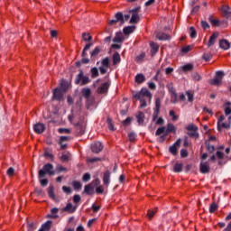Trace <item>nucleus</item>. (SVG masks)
Instances as JSON below:
<instances>
[{
  "label": "nucleus",
  "mask_w": 231,
  "mask_h": 231,
  "mask_svg": "<svg viewBox=\"0 0 231 231\" xmlns=\"http://www.w3.org/2000/svg\"><path fill=\"white\" fill-rule=\"evenodd\" d=\"M53 169H54L53 164L49 162L44 164L43 168L39 171L38 178L42 187H46L48 185V182H49L48 179H44L47 174L49 176H53L55 174Z\"/></svg>",
  "instance_id": "1"
},
{
  "label": "nucleus",
  "mask_w": 231,
  "mask_h": 231,
  "mask_svg": "<svg viewBox=\"0 0 231 231\" xmlns=\"http://www.w3.org/2000/svg\"><path fill=\"white\" fill-rule=\"evenodd\" d=\"M132 97H134V98H135V99L139 100V102H141V106H140L141 108L147 107V101H146L145 97L150 99V101L152 98V95L151 91L146 88H141V91L132 92Z\"/></svg>",
  "instance_id": "2"
},
{
  "label": "nucleus",
  "mask_w": 231,
  "mask_h": 231,
  "mask_svg": "<svg viewBox=\"0 0 231 231\" xmlns=\"http://www.w3.org/2000/svg\"><path fill=\"white\" fill-rule=\"evenodd\" d=\"M226 77L225 71L217 70L213 79L210 80V85L220 87L223 84V79Z\"/></svg>",
  "instance_id": "3"
},
{
  "label": "nucleus",
  "mask_w": 231,
  "mask_h": 231,
  "mask_svg": "<svg viewBox=\"0 0 231 231\" xmlns=\"http://www.w3.org/2000/svg\"><path fill=\"white\" fill-rule=\"evenodd\" d=\"M130 16H131V15H130L129 14H125V16H124V14H123L121 12H119V13H117V14H116V19L111 20L110 23H109V24H110V25H114V24H116L117 22H120L121 24H124V23H125V21H128V20H129Z\"/></svg>",
  "instance_id": "4"
},
{
  "label": "nucleus",
  "mask_w": 231,
  "mask_h": 231,
  "mask_svg": "<svg viewBox=\"0 0 231 231\" xmlns=\"http://www.w3.org/2000/svg\"><path fill=\"white\" fill-rule=\"evenodd\" d=\"M81 82V86H86L90 82V79L88 76H84L83 70H79V74L77 76L75 79V84L79 85Z\"/></svg>",
  "instance_id": "5"
},
{
  "label": "nucleus",
  "mask_w": 231,
  "mask_h": 231,
  "mask_svg": "<svg viewBox=\"0 0 231 231\" xmlns=\"http://www.w3.org/2000/svg\"><path fill=\"white\" fill-rule=\"evenodd\" d=\"M167 89H168V91H169V93L171 95V104H173V105L178 104V102H179L178 94L175 91L173 84L172 83H169L167 85Z\"/></svg>",
  "instance_id": "6"
},
{
  "label": "nucleus",
  "mask_w": 231,
  "mask_h": 231,
  "mask_svg": "<svg viewBox=\"0 0 231 231\" xmlns=\"http://www.w3.org/2000/svg\"><path fill=\"white\" fill-rule=\"evenodd\" d=\"M161 106H162V100L160 97H156L155 98V106H154L153 113H152V122H155L158 119Z\"/></svg>",
  "instance_id": "7"
},
{
  "label": "nucleus",
  "mask_w": 231,
  "mask_h": 231,
  "mask_svg": "<svg viewBox=\"0 0 231 231\" xmlns=\"http://www.w3.org/2000/svg\"><path fill=\"white\" fill-rule=\"evenodd\" d=\"M91 46H93V43L89 42L83 49L81 57H82V62L84 65H88L90 62V60L88 58V50H90Z\"/></svg>",
  "instance_id": "8"
},
{
  "label": "nucleus",
  "mask_w": 231,
  "mask_h": 231,
  "mask_svg": "<svg viewBox=\"0 0 231 231\" xmlns=\"http://www.w3.org/2000/svg\"><path fill=\"white\" fill-rule=\"evenodd\" d=\"M64 93L60 88H56L53 89L52 101L60 102L63 100Z\"/></svg>",
  "instance_id": "9"
},
{
  "label": "nucleus",
  "mask_w": 231,
  "mask_h": 231,
  "mask_svg": "<svg viewBox=\"0 0 231 231\" xmlns=\"http://www.w3.org/2000/svg\"><path fill=\"white\" fill-rule=\"evenodd\" d=\"M181 143V139L179 138L172 145L169 147V152L173 156L178 155V147H180Z\"/></svg>",
  "instance_id": "10"
},
{
  "label": "nucleus",
  "mask_w": 231,
  "mask_h": 231,
  "mask_svg": "<svg viewBox=\"0 0 231 231\" xmlns=\"http://www.w3.org/2000/svg\"><path fill=\"white\" fill-rule=\"evenodd\" d=\"M218 37H219L218 32H213L212 35L209 37V40L207 43L208 48H210V46H214V44H216L217 39H218Z\"/></svg>",
  "instance_id": "11"
},
{
  "label": "nucleus",
  "mask_w": 231,
  "mask_h": 231,
  "mask_svg": "<svg viewBox=\"0 0 231 231\" xmlns=\"http://www.w3.org/2000/svg\"><path fill=\"white\" fill-rule=\"evenodd\" d=\"M110 88L109 82H104L100 85V87L97 88L98 94H106L108 92V89Z\"/></svg>",
  "instance_id": "12"
},
{
  "label": "nucleus",
  "mask_w": 231,
  "mask_h": 231,
  "mask_svg": "<svg viewBox=\"0 0 231 231\" xmlns=\"http://www.w3.org/2000/svg\"><path fill=\"white\" fill-rule=\"evenodd\" d=\"M103 148L104 146L101 142H95L91 145V150L94 153H99L100 152H102Z\"/></svg>",
  "instance_id": "13"
},
{
  "label": "nucleus",
  "mask_w": 231,
  "mask_h": 231,
  "mask_svg": "<svg viewBox=\"0 0 231 231\" xmlns=\"http://www.w3.org/2000/svg\"><path fill=\"white\" fill-rule=\"evenodd\" d=\"M45 129H46L45 125L42 123H37L33 125V131L37 134H41L44 133Z\"/></svg>",
  "instance_id": "14"
},
{
  "label": "nucleus",
  "mask_w": 231,
  "mask_h": 231,
  "mask_svg": "<svg viewBox=\"0 0 231 231\" xmlns=\"http://www.w3.org/2000/svg\"><path fill=\"white\" fill-rule=\"evenodd\" d=\"M100 51H102L101 47L97 46L91 52H90V60L92 62H95L96 59H97V56L99 55Z\"/></svg>",
  "instance_id": "15"
},
{
  "label": "nucleus",
  "mask_w": 231,
  "mask_h": 231,
  "mask_svg": "<svg viewBox=\"0 0 231 231\" xmlns=\"http://www.w3.org/2000/svg\"><path fill=\"white\" fill-rule=\"evenodd\" d=\"M77 210V206H73L71 202H69L65 208L61 209L62 212H68L69 214L75 213Z\"/></svg>",
  "instance_id": "16"
},
{
  "label": "nucleus",
  "mask_w": 231,
  "mask_h": 231,
  "mask_svg": "<svg viewBox=\"0 0 231 231\" xmlns=\"http://www.w3.org/2000/svg\"><path fill=\"white\" fill-rule=\"evenodd\" d=\"M76 134L78 136H82L85 134L86 125L75 124Z\"/></svg>",
  "instance_id": "17"
},
{
  "label": "nucleus",
  "mask_w": 231,
  "mask_h": 231,
  "mask_svg": "<svg viewBox=\"0 0 231 231\" xmlns=\"http://www.w3.org/2000/svg\"><path fill=\"white\" fill-rule=\"evenodd\" d=\"M199 171L202 174H207L210 171V167L208 162H200Z\"/></svg>",
  "instance_id": "18"
},
{
  "label": "nucleus",
  "mask_w": 231,
  "mask_h": 231,
  "mask_svg": "<svg viewBox=\"0 0 231 231\" xmlns=\"http://www.w3.org/2000/svg\"><path fill=\"white\" fill-rule=\"evenodd\" d=\"M219 48L225 51L230 50L231 43L226 39L219 40Z\"/></svg>",
  "instance_id": "19"
},
{
  "label": "nucleus",
  "mask_w": 231,
  "mask_h": 231,
  "mask_svg": "<svg viewBox=\"0 0 231 231\" xmlns=\"http://www.w3.org/2000/svg\"><path fill=\"white\" fill-rule=\"evenodd\" d=\"M95 193V189L92 183H88L85 186V189L83 191V194H87L88 196H91Z\"/></svg>",
  "instance_id": "20"
},
{
  "label": "nucleus",
  "mask_w": 231,
  "mask_h": 231,
  "mask_svg": "<svg viewBox=\"0 0 231 231\" xmlns=\"http://www.w3.org/2000/svg\"><path fill=\"white\" fill-rule=\"evenodd\" d=\"M110 180H111V171L107 170L104 172V177H103L104 185L108 186L110 184Z\"/></svg>",
  "instance_id": "21"
},
{
  "label": "nucleus",
  "mask_w": 231,
  "mask_h": 231,
  "mask_svg": "<svg viewBox=\"0 0 231 231\" xmlns=\"http://www.w3.org/2000/svg\"><path fill=\"white\" fill-rule=\"evenodd\" d=\"M208 21L211 23V25L215 26V27H218L221 25V21L218 19L214 18L213 15H209L208 17Z\"/></svg>",
  "instance_id": "22"
},
{
  "label": "nucleus",
  "mask_w": 231,
  "mask_h": 231,
  "mask_svg": "<svg viewBox=\"0 0 231 231\" xmlns=\"http://www.w3.org/2000/svg\"><path fill=\"white\" fill-rule=\"evenodd\" d=\"M156 38L158 41H169V39H171V35L166 32H158L156 34Z\"/></svg>",
  "instance_id": "23"
},
{
  "label": "nucleus",
  "mask_w": 231,
  "mask_h": 231,
  "mask_svg": "<svg viewBox=\"0 0 231 231\" xmlns=\"http://www.w3.org/2000/svg\"><path fill=\"white\" fill-rule=\"evenodd\" d=\"M135 118H137V124H139V125H142L144 123L145 114L142 111H139V113H137V116H135Z\"/></svg>",
  "instance_id": "24"
},
{
  "label": "nucleus",
  "mask_w": 231,
  "mask_h": 231,
  "mask_svg": "<svg viewBox=\"0 0 231 231\" xmlns=\"http://www.w3.org/2000/svg\"><path fill=\"white\" fill-rule=\"evenodd\" d=\"M183 171V163L182 162H176L173 165V172L180 173Z\"/></svg>",
  "instance_id": "25"
},
{
  "label": "nucleus",
  "mask_w": 231,
  "mask_h": 231,
  "mask_svg": "<svg viewBox=\"0 0 231 231\" xmlns=\"http://www.w3.org/2000/svg\"><path fill=\"white\" fill-rule=\"evenodd\" d=\"M145 80H146V79L143 74L139 73V74L135 75V83L143 84L145 82Z\"/></svg>",
  "instance_id": "26"
},
{
  "label": "nucleus",
  "mask_w": 231,
  "mask_h": 231,
  "mask_svg": "<svg viewBox=\"0 0 231 231\" xmlns=\"http://www.w3.org/2000/svg\"><path fill=\"white\" fill-rule=\"evenodd\" d=\"M69 82L65 79H62L60 83L61 91H63V93H67V91L69 90Z\"/></svg>",
  "instance_id": "27"
},
{
  "label": "nucleus",
  "mask_w": 231,
  "mask_h": 231,
  "mask_svg": "<svg viewBox=\"0 0 231 231\" xmlns=\"http://www.w3.org/2000/svg\"><path fill=\"white\" fill-rule=\"evenodd\" d=\"M78 120H79V121H78L76 124H79V125H86V124H85L86 114H85V113H82V112H79V113Z\"/></svg>",
  "instance_id": "28"
},
{
  "label": "nucleus",
  "mask_w": 231,
  "mask_h": 231,
  "mask_svg": "<svg viewBox=\"0 0 231 231\" xmlns=\"http://www.w3.org/2000/svg\"><path fill=\"white\" fill-rule=\"evenodd\" d=\"M135 28L136 27L134 25L126 26L123 29V33H125V35H129L130 33H133V32H134Z\"/></svg>",
  "instance_id": "29"
},
{
  "label": "nucleus",
  "mask_w": 231,
  "mask_h": 231,
  "mask_svg": "<svg viewBox=\"0 0 231 231\" xmlns=\"http://www.w3.org/2000/svg\"><path fill=\"white\" fill-rule=\"evenodd\" d=\"M48 195L50 197V199H51L52 200H56V196L54 193V187L53 185H50L48 188Z\"/></svg>",
  "instance_id": "30"
},
{
  "label": "nucleus",
  "mask_w": 231,
  "mask_h": 231,
  "mask_svg": "<svg viewBox=\"0 0 231 231\" xmlns=\"http://www.w3.org/2000/svg\"><path fill=\"white\" fill-rule=\"evenodd\" d=\"M51 220H48L45 224H42V228L39 231H49L51 227Z\"/></svg>",
  "instance_id": "31"
},
{
  "label": "nucleus",
  "mask_w": 231,
  "mask_h": 231,
  "mask_svg": "<svg viewBox=\"0 0 231 231\" xmlns=\"http://www.w3.org/2000/svg\"><path fill=\"white\" fill-rule=\"evenodd\" d=\"M121 62V57L118 52L114 53L113 55V65L116 66Z\"/></svg>",
  "instance_id": "32"
},
{
  "label": "nucleus",
  "mask_w": 231,
  "mask_h": 231,
  "mask_svg": "<svg viewBox=\"0 0 231 231\" xmlns=\"http://www.w3.org/2000/svg\"><path fill=\"white\" fill-rule=\"evenodd\" d=\"M59 212L58 208H52V209H51V215H49L48 217L52 218V219H56L59 217V215H57Z\"/></svg>",
  "instance_id": "33"
},
{
  "label": "nucleus",
  "mask_w": 231,
  "mask_h": 231,
  "mask_svg": "<svg viewBox=\"0 0 231 231\" xmlns=\"http://www.w3.org/2000/svg\"><path fill=\"white\" fill-rule=\"evenodd\" d=\"M175 125L173 124H168L167 127L165 128V134H171V133H175Z\"/></svg>",
  "instance_id": "34"
},
{
  "label": "nucleus",
  "mask_w": 231,
  "mask_h": 231,
  "mask_svg": "<svg viewBox=\"0 0 231 231\" xmlns=\"http://www.w3.org/2000/svg\"><path fill=\"white\" fill-rule=\"evenodd\" d=\"M185 129L189 132H198L199 127L194 124H189L187 126H185Z\"/></svg>",
  "instance_id": "35"
},
{
  "label": "nucleus",
  "mask_w": 231,
  "mask_h": 231,
  "mask_svg": "<svg viewBox=\"0 0 231 231\" xmlns=\"http://www.w3.org/2000/svg\"><path fill=\"white\" fill-rule=\"evenodd\" d=\"M181 69L183 72L192 71L194 69V65L191 63L186 64V65L182 66Z\"/></svg>",
  "instance_id": "36"
},
{
  "label": "nucleus",
  "mask_w": 231,
  "mask_h": 231,
  "mask_svg": "<svg viewBox=\"0 0 231 231\" xmlns=\"http://www.w3.org/2000/svg\"><path fill=\"white\" fill-rule=\"evenodd\" d=\"M225 119H226V117H225L224 115H221V116L218 117L217 123V131H218V132H222L221 123L224 122Z\"/></svg>",
  "instance_id": "37"
},
{
  "label": "nucleus",
  "mask_w": 231,
  "mask_h": 231,
  "mask_svg": "<svg viewBox=\"0 0 231 231\" xmlns=\"http://www.w3.org/2000/svg\"><path fill=\"white\" fill-rule=\"evenodd\" d=\"M140 21V15L138 14H132L130 18V23H137Z\"/></svg>",
  "instance_id": "38"
},
{
  "label": "nucleus",
  "mask_w": 231,
  "mask_h": 231,
  "mask_svg": "<svg viewBox=\"0 0 231 231\" xmlns=\"http://www.w3.org/2000/svg\"><path fill=\"white\" fill-rule=\"evenodd\" d=\"M206 148L209 153H214L216 147L208 142H206Z\"/></svg>",
  "instance_id": "39"
},
{
  "label": "nucleus",
  "mask_w": 231,
  "mask_h": 231,
  "mask_svg": "<svg viewBox=\"0 0 231 231\" xmlns=\"http://www.w3.org/2000/svg\"><path fill=\"white\" fill-rule=\"evenodd\" d=\"M90 73L92 79H97L99 76V71L97 67L92 68Z\"/></svg>",
  "instance_id": "40"
},
{
  "label": "nucleus",
  "mask_w": 231,
  "mask_h": 231,
  "mask_svg": "<svg viewBox=\"0 0 231 231\" xmlns=\"http://www.w3.org/2000/svg\"><path fill=\"white\" fill-rule=\"evenodd\" d=\"M164 133H166V127L165 126L158 127L155 131V136H160Z\"/></svg>",
  "instance_id": "41"
},
{
  "label": "nucleus",
  "mask_w": 231,
  "mask_h": 231,
  "mask_svg": "<svg viewBox=\"0 0 231 231\" xmlns=\"http://www.w3.org/2000/svg\"><path fill=\"white\" fill-rule=\"evenodd\" d=\"M72 185L75 190H80L82 189V184L79 180H73Z\"/></svg>",
  "instance_id": "42"
},
{
  "label": "nucleus",
  "mask_w": 231,
  "mask_h": 231,
  "mask_svg": "<svg viewBox=\"0 0 231 231\" xmlns=\"http://www.w3.org/2000/svg\"><path fill=\"white\" fill-rule=\"evenodd\" d=\"M91 95V89L90 88H83L82 90V96L85 97V98H89Z\"/></svg>",
  "instance_id": "43"
},
{
  "label": "nucleus",
  "mask_w": 231,
  "mask_h": 231,
  "mask_svg": "<svg viewBox=\"0 0 231 231\" xmlns=\"http://www.w3.org/2000/svg\"><path fill=\"white\" fill-rule=\"evenodd\" d=\"M217 209H218L217 204H216V202H212V204H210V206H209V213H210V214H213V213H215Z\"/></svg>",
  "instance_id": "44"
},
{
  "label": "nucleus",
  "mask_w": 231,
  "mask_h": 231,
  "mask_svg": "<svg viewBox=\"0 0 231 231\" xmlns=\"http://www.w3.org/2000/svg\"><path fill=\"white\" fill-rule=\"evenodd\" d=\"M82 38H83L85 42H91V41L93 39L92 36L89 33H86V32H84L82 34Z\"/></svg>",
  "instance_id": "45"
},
{
  "label": "nucleus",
  "mask_w": 231,
  "mask_h": 231,
  "mask_svg": "<svg viewBox=\"0 0 231 231\" xmlns=\"http://www.w3.org/2000/svg\"><path fill=\"white\" fill-rule=\"evenodd\" d=\"M69 157H70V154L69 152L62 153V155L60 156V161L62 162H68L69 161Z\"/></svg>",
  "instance_id": "46"
},
{
  "label": "nucleus",
  "mask_w": 231,
  "mask_h": 231,
  "mask_svg": "<svg viewBox=\"0 0 231 231\" xmlns=\"http://www.w3.org/2000/svg\"><path fill=\"white\" fill-rule=\"evenodd\" d=\"M189 32H190V33H189L190 39H196L197 31H196L195 27H193V26L189 27Z\"/></svg>",
  "instance_id": "47"
},
{
  "label": "nucleus",
  "mask_w": 231,
  "mask_h": 231,
  "mask_svg": "<svg viewBox=\"0 0 231 231\" xmlns=\"http://www.w3.org/2000/svg\"><path fill=\"white\" fill-rule=\"evenodd\" d=\"M169 116L171 117V120H172L173 122H176V121L179 120V116L175 115V111H174V110H170V112H169Z\"/></svg>",
  "instance_id": "48"
},
{
  "label": "nucleus",
  "mask_w": 231,
  "mask_h": 231,
  "mask_svg": "<svg viewBox=\"0 0 231 231\" xmlns=\"http://www.w3.org/2000/svg\"><path fill=\"white\" fill-rule=\"evenodd\" d=\"M102 159L99 158V157H91V158H88L87 159V162H89V163H95V162H101Z\"/></svg>",
  "instance_id": "49"
},
{
  "label": "nucleus",
  "mask_w": 231,
  "mask_h": 231,
  "mask_svg": "<svg viewBox=\"0 0 231 231\" xmlns=\"http://www.w3.org/2000/svg\"><path fill=\"white\" fill-rule=\"evenodd\" d=\"M187 134H188L190 138L198 139V138L199 137V134L197 131L187 132Z\"/></svg>",
  "instance_id": "50"
},
{
  "label": "nucleus",
  "mask_w": 231,
  "mask_h": 231,
  "mask_svg": "<svg viewBox=\"0 0 231 231\" xmlns=\"http://www.w3.org/2000/svg\"><path fill=\"white\" fill-rule=\"evenodd\" d=\"M222 12L225 17H227L230 13V7L228 5H225L222 7Z\"/></svg>",
  "instance_id": "51"
},
{
  "label": "nucleus",
  "mask_w": 231,
  "mask_h": 231,
  "mask_svg": "<svg viewBox=\"0 0 231 231\" xmlns=\"http://www.w3.org/2000/svg\"><path fill=\"white\" fill-rule=\"evenodd\" d=\"M212 54H210V53H204L203 55H202V59H203V60H205L206 62H209V60H211V59H212Z\"/></svg>",
  "instance_id": "52"
},
{
  "label": "nucleus",
  "mask_w": 231,
  "mask_h": 231,
  "mask_svg": "<svg viewBox=\"0 0 231 231\" xmlns=\"http://www.w3.org/2000/svg\"><path fill=\"white\" fill-rule=\"evenodd\" d=\"M110 66V63H109V58L106 57L103 60H102V67L106 68V69H108Z\"/></svg>",
  "instance_id": "53"
},
{
  "label": "nucleus",
  "mask_w": 231,
  "mask_h": 231,
  "mask_svg": "<svg viewBox=\"0 0 231 231\" xmlns=\"http://www.w3.org/2000/svg\"><path fill=\"white\" fill-rule=\"evenodd\" d=\"M91 180V175L89 172H86L83 177H82V180L84 182H88Z\"/></svg>",
  "instance_id": "54"
},
{
  "label": "nucleus",
  "mask_w": 231,
  "mask_h": 231,
  "mask_svg": "<svg viewBox=\"0 0 231 231\" xmlns=\"http://www.w3.org/2000/svg\"><path fill=\"white\" fill-rule=\"evenodd\" d=\"M128 140H130V142H134L136 140V134L134 132H130L128 134Z\"/></svg>",
  "instance_id": "55"
},
{
  "label": "nucleus",
  "mask_w": 231,
  "mask_h": 231,
  "mask_svg": "<svg viewBox=\"0 0 231 231\" xmlns=\"http://www.w3.org/2000/svg\"><path fill=\"white\" fill-rule=\"evenodd\" d=\"M186 96L188 97V101L192 103L194 101V94L189 91H186Z\"/></svg>",
  "instance_id": "56"
},
{
  "label": "nucleus",
  "mask_w": 231,
  "mask_h": 231,
  "mask_svg": "<svg viewBox=\"0 0 231 231\" xmlns=\"http://www.w3.org/2000/svg\"><path fill=\"white\" fill-rule=\"evenodd\" d=\"M200 25H201V27H202V29H203L204 31H206V30H208V28H210L209 23H208V22H206V21H201V22H200Z\"/></svg>",
  "instance_id": "57"
},
{
  "label": "nucleus",
  "mask_w": 231,
  "mask_h": 231,
  "mask_svg": "<svg viewBox=\"0 0 231 231\" xmlns=\"http://www.w3.org/2000/svg\"><path fill=\"white\" fill-rule=\"evenodd\" d=\"M180 158H187L189 156V152L186 149H180Z\"/></svg>",
  "instance_id": "58"
},
{
  "label": "nucleus",
  "mask_w": 231,
  "mask_h": 231,
  "mask_svg": "<svg viewBox=\"0 0 231 231\" xmlns=\"http://www.w3.org/2000/svg\"><path fill=\"white\" fill-rule=\"evenodd\" d=\"M107 125H108V128L110 131L115 130V125H114L111 118H107Z\"/></svg>",
  "instance_id": "59"
},
{
  "label": "nucleus",
  "mask_w": 231,
  "mask_h": 231,
  "mask_svg": "<svg viewBox=\"0 0 231 231\" xmlns=\"http://www.w3.org/2000/svg\"><path fill=\"white\" fill-rule=\"evenodd\" d=\"M59 133L69 134L71 133V131L69 128H59Z\"/></svg>",
  "instance_id": "60"
},
{
  "label": "nucleus",
  "mask_w": 231,
  "mask_h": 231,
  "mask_svg": "<svg viewBox=\"0 0 231 231\" xmlns=\"http://www.w3.org/2000/svg\"><path fill=\"white\" fill-rule=\"evenodd\" d=\"M62 189L68 195H70L72 193V189H70V187L63 186Z\"/></svg>",
  "instance_id": "61"
},
{
  "label": "nucleus",
  "mask_w": 231,
  "mask_h": 231,
  "mask_svg": "<svg viewBox=\"0 0 231 231\" xmlns=\"http://www.w3.org/2000/svg\"><path fill=\"white\" fill-rule=\"evenodd\" d=\"M97 194L102 195L104 194V187L102 185L97 186L96 189Z\"/></svg>",
  "instance_id": "62"
},
{
  "label": "nucleus",
  "mask_w": 231,
  "mask_h": 231,
  "mask_svg": "<svg viewBox=\"0 0 231 231\" xmlns=\"http://www.w3.org/2000/svg\"><path fill=\"white\" fill-rule=\"evenodd\" d=\"M81 201V197H80V195H74V197H73V202L75 203V204H78V203H79Z\"/></svg>",
  "instance_id": "63"
},
{
  "label": "nucleus",
  "mask_w": 231,
  "mask_h": 231,
  "mask_svg": "<svg viewBox=\"0 0 231 231\" xmlns=\"http://www.w3.org/2000/svg\"><path fill=\"white\" fill-rule=\"evenodd\" d=\"M37 227L35 226V224L33 222H31L28 224V231H34Z\"/></svg>",
  "instance_id": "64"
}]
</instances>
